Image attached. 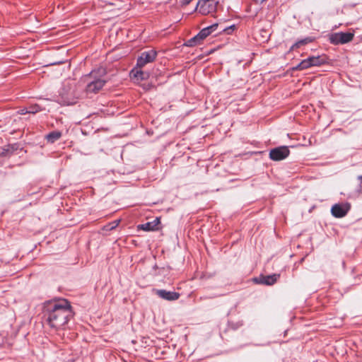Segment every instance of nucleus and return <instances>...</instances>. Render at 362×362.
<instances>
[{
  "instance_id": "f257e3e1",
  "label": "nucleus",
  "mask_w": 362,
  "mask_h": 362,
  "mask_svg": "<svg viewBox=\"0 0 362 362\" xmlns=\"http://www.w3.org/2000/svg\"><path fill=\"white\" fill-rule=\"evenodd\" d=\"M42 319L52 327L64 325L68 320V300L46 302L42 308Z\"/></svg>"
},
{
  "instance_id": "f03ea898",
  "label": "nucleus",
  "mask_w": 362,
  "mask_h": 362,
  "mask_svg": "<svg viewBox=\"0 0 362 362\" xmlns=\"http://www.w3.org/2000/svg\"><path fill=\"white\" fill-rule=\"evenodd\" d=\"M97 73L100 76H104L105 74V70L104 69H99L98 71H93L90 74L89 78L93 79L88 82L86 86L87 93H96L104 86L105 80L97 77Z\"/></svg>"
},
{
  "instance_id": "7ed1b4c3",
  "label": "nucleus",
  "mask_w": 362,
  "mask_h": 362,
  "mask_svg": "<svg viewBox=\"0 0 362 362\" xmlns=\"http://www.w3.org/2000/svg\"><path fill=\"white\" fill-rule=\"evenodd\" d=\"M218 1L216 0H199L196 10L202 15L214 13L216 11Z\"/></svg>"
},
{
  "instance_id": "20e7f679",
  "label": "nucleus",
  "mask_w": 362,
  "mask_h": 362,
  "mask_svg": "<svg viewBox=\"0 0 362 362\" xmlns=\"http://www.w3.org/2000/svg\"><path fill=\"white\" fill-rule=\"evenodd\" d=\"M354 37V33H334L329 36V40L332 45H344L353 40Z\"/></svg>"
},
{
  "instance_id": "39448f33",
  "label": "nucleus",
  "mask_w": 362,
  "mask_h": 362,
  "mask_svg": "<svg viewBox=\"0 0 362 362\" xmlns=\"http://www.w3.org/2000/svg\"><path fill=\"white\" fill-rule=\"evenodd\" d=\"M290 154V150L286 146H281L269 151V158L274 161H280L286 158Z\"/></svg>"
},
{
  "instance_id": "423d86ee",
  "label": "nucleus",
  "mask_w": 362,
  "mask_h": 362,
  "mask_svg": "<svg viewBox=\"0 0 362 362\" xmlns=\"http://www.w3.org/2000/svg\"><path fill=\"white\" fill-rule=\"evenodd\" d=\"M325 63L324 59L320 57H310L306 59L303 60L296 66L293 68V70H303L313 66H320Z\"/></svg>"
},
{
  "instance_id": "0eeeda50",
  "label": "nucleus",
  "mask_w": 362,
  "mask_h": 362,
  "mask_svg": "<svg viewBox=\"0 0 362 362\" xmlns=\"http://www.w3.org/2000/svg\"><path fill=\"white\" fill-rule=\"evenodd\" d=\"M157 56V52L153 49L143 52L137 59L136 66L143 68L148 63L153 62Z\"/></svg>"
},
{
  "instance_id": "6e6552de",
  "label": "nucleus",
  "mask_w": 362,
  "mask_h": 362,
  "mask_svg": "<svg viewBox=\"0 0 362 362\" xmlns=\"http://www.w3.org/2000/svg\"><path fill=\"white\" fill-rule=\"evenodd\" d=\"M155 293L160 298L170 301L177 300L180 296L177 292L168 291L163 289L156 290Z\"/></svg>"
},
{
  "instance_id": "1a4fd4ad",
  "label": "nucleus",
  "mask_w": 362,
  "mask_h": 362,
  "mask_svg": "<svg viewBox=\"0 0 362 362\" xmlns=\"http://www.w3.org/2000/svg\"><path fill=\"white\" fill-rule=\"evenodd\" d=\"M279 276V274H276L268 276L261 275L259 277L255 278L254 281L257 284L271 286L276 282Z\"/></svg>"
},
{
  "instance_id": "9d476101",
  "label": "nucleus",
  "mask_w": 362,
  "mask_h": 362,
  "mask_svg": "<svg viewBox=\"0 0 362 362\" xmlns=\"http://www.w3.org/2000/svg\"><path fill=\"white\" fill-rule=\"evenodd\" d=\"M349 209V207L346 205L334 204L331 209V212L333 216L336 218H342L345 216Z\"/></svg>"
},
{
  "instance_id": "9b49d317",
  "label": "nucleus",
  "mask_w": 362,
  "mask_h": 362,
  "mask_svg": "<svg viewBox=\"0 0 362 362\" xmlns=\"http://www.w3.org/2000/svg\"><path fill=\"white\" fill-rule=\"evenodd\" d=\"M141 69L142 68H139L137 66L134 67L130 72L131 77L136 79L137 81H144L148 79L150 76L149 73L142 71Z\"/></svg>"
},
{
  "instance_id": "f8f14e48",
  "label": "nucleus",
  "mask_w": 362,
  "mask_h": 362,
  "mask_svg": "<svg viewBox=\"0 0 362 362\" xmlns=\"http://www.w3.org/2000/svg\"><path fill=\"white\" fill-rule=\"evenodd\" d=\"M160 223V218H156L153 221H149L138 226L139 229L145 231H153L158 230V225Z\"/></svg>"
},
{
  "instance_id": "ddd939ff",
  "label": "nucleus",
  "mask_w": 362,
  "mask_h": 362,
  "mask_svg": "<svg viewBox=\"0 0 362 362\" xmlns=\"http://www.w3.org/2000/svg\"><path fill=\"white\" fill-rule=\"evenodd\" d=\"M218 26V23H214V24H213V25H211L210 26H208L206 28H203L199 33V37L202 38V40L205 39L206 37H208L213 32L216 30Z\"/></svg>"
},
{
  "instance_id": "4468645a",
  "label": "nucleus",
  "mask_w": 362,
  "mask_h": 362,
  "mask_svg": "<svg viewBox=\"0 0 362 362\" xmlns=\"http://www.w3.org/2000/svg\"><path fill=\"white\" fill-rule=\"evenodd\" d=\"M313 38L311 37H305L303 40H298L296 42L294 45H292V47L290 49V51L293 50L295 49L299 48L303 45H307L310 42H312L313 41Z\"/></svg>"
},
{
  "instance_id": "2eb2a0df",
  "label": "nucleus",
  "mask_w": 362,
  "mask_h": 362,
  "mask_svg": "<svg viewBox=\"0 0 362 362\" xmlns=\"http://www.w3.org/2000/svg\"><path fill=\"white\" fill-rule=\"evenodd\" d=\"M202 38L199 37V33L191 39L188 40L186 42H185V45L187 47H194L198 44H199L202 41Z\"/></svg>"
},
{
  "instance_id": "dca6fc26",
  "label": "nucleus",
  "mask_w": 362,
  "mask_h": 362,
  "mask_svg": "<svg viewBox=\"0 0 362 362\" xmlns=\"http://www.w3.org/2000/svg\"><path fill=\"white\" fill-rule=\"evenodd\" d=\"M45 107H42V106L40 104H34L30 105L26 110L25 112L31 113V114H35L38 112L45 110Z\"/></svg>"
},
{
  "instance_id": "f3484780",
  "label": "nucleus",
  "mask_w": 362,
  "mask_h": 362,
  "mask_svg": "<svg viewBox=\"0 0 362 362\" xmlns=\"http://www.w3.org/2000/svg\"><path fill=\"white\" fill-rule=\"evenodd\" d=\"M61 132L57 131H54L50 132L46 136L47 141L50 143H54L55 141L59 139L61 137Z\"/></svg>"
},
{
  "instance_id": "a211bd4d",
  "label": "nucleus",
  "mask_w": 362,
  "mask_h": 362,
  "mask_svg": "<svg viewBox=\"0 0 362 362\" xmlns=\"http://www.w3.org/2000/svg\"><path fill=\"white\" fill-rule=\"evenodd\" d=\"M63 93H59L58 102L63 105H68V95L64 90H63Z\"/></svg>"
},
{
  "instance_id": "6ab92c4d",
  "label": "nucleus",
  "mask_w": 362,
  "mask_h": 362,
  "mask_svg": "<svg viewBox=\"0 0 362 362\" xmlns=\"http://www.w3.org/2000/svg\"><path fill=\"white\" fill-rule=\"evenodd\" d=\"M8 148H9V152L11 155H12L16 151L20 148V144L18 143H14L11 144H8Z\"/></svg>"
},
{
  "instance_id": "aec40b11",
  "label": "nucleus",
  "mask_w": 362,
  "mask_h": 362,
  "mask_svg": "<svg viewBox=\"0 0 362 362\" xmlns=\"http://www.w3.org/2000/svg\"><path fill=\"white\" fill-rule=\"evenodd\" d=\"M0 156H11L9 152V148L8 146L6 145L4 146L0 147Z\"/></svg>"
},
{
  "instance_id": "412c9836",
  "label": "nucleus",
  "mask_w": 362,
  "mask_h": 362,
  "mask_svg": "<svg viewBox=\"0 0 362 362\" xmlns=\"http://www.w3.org/2000/svg\"><path fill=\"white\" fill-rule=\"evenodd\" d=\"M119 222V221H114V222L104 226V230H111L114 229L115 228H116L118 226Z\"/></svg>"
},
{
  "instance_id": "4be33fe9",
  "label": "nucleus",
  "mask_w": 362,
  "mask_h": 362,
  "mask_svg": "<svg viewBox=\"0 0 362 362\" xmlns=\"http://www.w3.org/2000/svg\"><path fill=\"white\" fill-rule=\"evenodd\" d=\"M256 4H262L264 3V1H266L267 0H253Z\"/></svg>"
},
{
  "instance_id": "5701e85b",
  "label": "nucleus",
  "mask_w": 362,
  "mask_h": 362,
  "mask_svg": "<svg viewBox=\"0 0 362 362\" xmlns=\"http://www.w3.org/2000/svg\"><path fill=\"white\" fill-rule=\"evenodd\" d=\"M233 27H234V25L230 26V27H229V28H223V31H226V32H227L228 33H229L228 30H230V29H232V28H233Z\"/></svg>"
},
{
  "instance_id": "b1692460",
  "label": "nucleus",
  "mask_w": 362,
  "mask_h": 362,
  "mask_svg": "<svg viewBox=\"0 0 362 362\" xmlns=\"http://www.w3.org/2000/svg\"><path fill=\"white\" fill-rule=\"evenodd\" d=\"M64 62H53L51 64L52 65H55V64H62L64 63Z\"/></svg>"
},
{
  "instance_id": "393cba45",
  "label": "nucleus",
  "mask_w": 362,
  "mask_h": 362,
  "mask_svg": "<svg viewBox=\"0 0 362 362\" xmlns=\"http://www.w3.org/2000/svg\"><path fill=\"white\" fill-rule=\"evenodd\" d=\"M26 110H27V109H23V110H21V115H25V114H26V113H27V112H26Z\"/></svg>"
},
{
  "instance_id": "a878e982",
  "label": "nucleus",
  "mask_w": 362,
  "mask_h": 362,
  "mask_svg": "<svg viewBox=\"0 0 362 362\" xmlns=\"http://www.w3.org/2000/svg\"><path fill=\"white\" fill-rule=\"evenodd\" d=\"M69 317H70L71 314L72 313V308H71V306L70 305H69Z\"/></svg>"
},
{
  "instance_id": "bb28decb",
  "label": "nucleus",
  "mask_w": 362,
  "mask_h": 362,
  "mask_svg": "<svg viewBox=\"0 0 362 362\" xmlns=\"http://www.w3.org/2000/svg\"><path fill=\"white\" fill-rule=\"evenodd\" d=\"M189 3V1L186 0V3H185V4H188Z\"/></svg>"
},
{
  "instance_id": "cd10ccee",
  "label": "nucleus",
  "mask_w": 362,
  "mask_h": 362,
  "mask_svg": "<svg viewBox=\"0 0 362 362\" xmlns=\"http://www.w3.org/2000/svg\"><path fill=\"white\" fill-rule=\"evenodd\" d=\"M189 3V1L186 0V3H185V4H188Z\"/></svg>"
},
{
  "instance_id": "c85d7f7f",
  "label": "nucleus",
  "mask_w": 362,
  "mask_h": 362,
  "mask_svg": "<svg viewBox=\"0 0 362 362\" xmlns=\"http://www.w3.org/2000/svg\"><path fill=\"white\" fill-rule=\"evenodd\" d=\"M361 180V185H362V176L360 177Z\"/></svg>"
}]
</instances>
